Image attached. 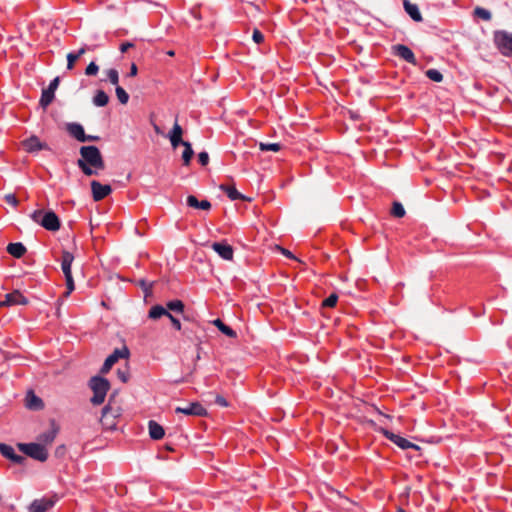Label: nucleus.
<instances>
[{
    "mask_svg": "<svg viewBox=\"0 0 512 512\" xmlns=\"http://www.w3.org/2000/svg\"><path fill=\"white\" fill-rule=\"evenodd\" d=\"M77 165L86 176L97 175L105 168L100 150L96 146H82Z\"/></svg>",
    "mask_w": 512,
    "mask_h": 512,
    "instance_id": "nucleus-1",
    "label": "nucleus"
},
{
    "mask_svg": "<svg viewBox=\"0 0 512 512\" xmlns=\"http://www.w3.org/2000/svg\"><path fill=\"white\" fill-rule=\"evenodd\" d=\"M89 387L93 392L90 401L93 405H101L106 398L107 392L110 389V383L107 379L94 376L89 381Z\"/></svg>",
    "mask_w": 512,
    "mask_h": 512,
    "instance_id": "nucleus-2",
    "label": "nucleus"
},
{
    "mask_svg": "<svg viewBox=\"0 0 512 512\" xmlns=\"http://www.w3.org/2000/svg\"><path fill=\"white\" fill-rule=\"evenodd\" d=\"M31 218L48 231L54 232L60 229V220L53 211L36 210L31 214Z\"/></svg>",
    "mask_w": 512,
    "mask_h": 512,
    "instance_id": "nucleus-3",
    "label": "nucleus"
},
{
    "mask_svg": "<svg viewBox=\"0 0 512 512\" xmlns=\"http://www.w3.org/2000/svg\"><path fill=\"white\" fill-rule=\"evenodd\" d=\"M18 448L25 455L40 462H45L49 455L47 448L40 443H19Z\"/></svg>",
    "mask_w": 512,
    "mask_h": 512,
    "instance_id": "nucleus-4",
    "label": "nucleus"
},
{
    "mask_svg": "<svg viewBox=\"0 0 512 512\" xmlns=\"http://www.w3.org/2000/svg\"><path fill=\"white\" fill-rule=\"evenodd\" d=\"M494 42L504 56H512V34L506 31H497L494 34Z\"/></svg>",
    "mask_w": 512,
    "mask_h": 512,
    "instance_id": "nucleus-5",
    "label": "nucleus"
},
{
    "mask_svg": "<svg viewBox=\"0 0 512 512\" xmlns=\"http://www.w3.org/2000/svg\"><path fill=\"white\" fill-rule=\"evenodd\" d=\"M120 416L119 408L107 405L102 410L100 422L104 429L113 430L117 426V418Z\"/></svg>",
    "mask_w": 512,
    "mask_h": 512,
    "instance_id": "nucleus-6",
    "label": "nucleus"
},
{
    "mask_svg": "<svg viewBox=\"0 0 512 512\" xmlns=\"http://www.w3.org/2000/svg\"><path fill=\"white\" fill-rule=\"evenodd\" d=\"M59 82H60L59 77H56L50 82V84L47 88L43 89L42 95L40 98V105L43 108L48 107L54 100L55 91L59 86Z\"/></svg>",
    "mask_w": 512,
    "mask_h": 512,
    "instance_id": "nucleus-7",
    "label": "nucleus"
},
{
    "mask_svg": "<svg viewBox=\"0 0 512 512\" xmlns=\"http://www.w3.org/2000/svg\"><path fill=\"white\" fill-rule=\"evenodd\" d=\"M128 355H129V351L126 347H124L122 349H115L114 352L106 358V360L101 368V373H103V374L108 373L110 371V369L113 367V365L120 358H127Z\"/></svg>",
    "mask_w": 512,
    "mask_h": 512,
    "instance_id": "nucleus-8",
    "label": "nucleus"
},
{
    "mask_svg": "<svg viewBox=\"0 0 512 512\" xmlns=\"http://www.w3.org/2000/svg\"><path fill=\"white\" fill-rule=\"evenodd\" d=\"M57 497L35 499L29 506V512H46L57 502Z\"/></svg>",
    "mask_w": 512,
    "mask_h": 512,
    "instance_id": "nucleus-9",
    "label": "nucleus"
},
{
    "mask_svg": "<svg viewBox=\"0 0 512 512\" xmlns=\"http://www.w3.org/2000/svg\"><path fill=\"white\" fill-rule=\"evenodd\" d=\"M175 412L187 416H204L207 413L206 409L198 402L188 403L183 407H176Z\"/></svg>",
    "mask_w": 512,
    "mask_h": 512,
    "instance_id": "nucleus-10",
    "label": "nucleus"
},
{
    "mask_svg": "<svg viewBox=\"0 0 512 512\" xmlns=\"http://www.w3.org/2000/svg\"><path fill=\"white\" fill-rule=\"evenodd\" d=\"M392 52L394 55L405 60L406 62L413 64V65L416 64L415 55H414L413 51L408 46L403 45V44H396V45L392 46Z\"/></svg>",
    "mask_w": 512,
    "mask_h": 512,
    "instance_id": "nucleus-11",
    "label": "nucleus"
},
{
    "mask_svg": "<svg viewBox=\"0 0 512 512\" xmlns=\"http://www.w3.org/2000/svg\"><path fill=\"white\" fill-rule=\"evenodd\" d=\"M91 190H92L93 199L95 201H100V200L104 199L112 191L110 185L101 184L100 182H98L96 180H93L91 182Z\"/></svg>",
    "mask_w": 512,
    "mask_h": 512,
    "instance_id": "nucleus-12",
    "label": "nucleus"
},
{
    "mask_svg": "<svg viewBox=\"0 0 512 512\" xmlns=\"http://www.w3.org/2000/svg\"><path fill=\"white\" fill-rule=\"evenodd\" d=\"M3 303L4 307L26 305L28 304V299L19 290H14L11 293L5 295V300Z\"/></svg>",
    "mask_w": 512,
    "mask_h": 512,
    "instance_id": "nucleus-13",
    "label": "nucleus"
},
{
    "mask_svg": "<svg viewBox=\"0 0 512 512\" xmlns=\"http://www.w3.org/2000/svg\"><path fill=\"white\" fill-rule=\"evenodd\" d=\"M383 434L385 435V437L387 439H389L390 441H392L394 444H396L398 447L402 448V449H409V448H413V449H418L419 447L410 442L409 440L399 436V435H396L388 430H383Z\"/></svg>",
    "mask_w": 512,
    "mask_h": 512,
    "instance_id": "nucleus-14",
    "label": "nucleus"
},
{
    "mask_svg": "<svg viewBox=\"0 0 512 512\" xmlns=\"http://www.w3.org/2000/svg\"><path fill=\"white\" fill-rule=\"evenodd\" d=\"M212 249L224 260L233 259V248L231 245L223 242H214Z\"/></svg>",
    "mask_w": 512,
    "mask_h": 512,
    "instance_id": "nucleus-15",
    "label": "nucleus"
},
{
    "mask_svg": "<svg viewBox=\"0 0 512 512\" xmlns=\"http://www.w3.org/2000/svg\"><path fill=\"white\" fill-rule=\"evenodd\" d=\"M0 453L14 463L22 464L25 457L15 453L14 448L10 445L0 443Z\"/></svg>",
    "mask_w": 512,
    "mask_h": 512,
    "instance_id": "nucleus-16",
    "label": "nucleus"
},
{
    "mask_svg": "<svg viewBox=\"0 0 512 512\" xmlns=\"http://www.w3.org/2000/svg\"><path fill=\"white\" fill-rule=\"evenodd\" d=\"M22 145L27 152H36L47 149V145L41 142L37 136H31L30 138L24 140Z\"/></svg>",
    "mask_w": 512,
    "mask_h": 512,
    "instance_id": "nucleus-17",
    "label": "nucleus"
},
{
    "mask_svg": "<svg viewBox=\"0 0 512 512\" xmlns=\"http://www.w3.org/2000/svg\"><path fill=\"white\" fill-rule=\"evenodd\" d=\"M67 131L72 137H74L79 142H86V134H85L84 128L81 124L68 123Z\"/></svg>",
    "mask_w": 512,
    "mask_h": 512,
    "instance_id": "nucleus-18",
    "label": "nucleus"
},
{
    "mask_svg": "<svg viewBox=\"0 0 512 512\" xmlns=\"http://www.w3.org/2000/svg\"><path fill=\"white\" fill-rule=\"evenodd\" d=\"M182 134V127L177 122H175L171 132L169 133V139L174 149L177 148L180 144L183 145L184 141L182 140Z\"/></svg>",
    "mask_w": 512,
    "mask_h": 512,
    "instance_id": "nucleus-19",
    "label": "nucleus"
},
{
    "mask_svg": "<svg viewBox=\"0 0 512 512\" xmlns=\"http://www.w3.org/2000/svg\"><path fill=\"white\" fill-rule=\"evenodd\" d=\"M74 261V256L69 251H63L61 257V268L64 275L72 274L71 266Z\"/></svg>",
    "mask_w": 512,
    "mask_h": 512,
    "instance_id": "nucleus-20",
    "label": "nucleus"
},
{
    "mask_svg": "<svg viewBox=\"0 0 512 512\" xmlns=\"http://www.w3.org/2000/svg\"><path fill=\"white\" fill-rule=\"evenodd\" d=\"M404 9L407 14L416 22L422 21V15L418 9L416 4L410 3L408 0H404L403 2Z\"/></svg>",
    "mask_w": 512,
    "mask_h": 512,
    "instance_id": "nucleus-21",
    "label": "nucleus"
},
{
    "mask_svg": "<svg viewBox=\"0 0 512 512\" xmlns=\"http://www.w3.org/2000/svg\"><path fill=\"white\" fill-rule=\"evenodd\" d=\"M149 435L154 440H160L163 438L165 432L163 427L157 422L150 420L148 423Z\"/></svg>",
    "mask_w": 512,
    "mask_h": 512,
    "instance_id": "nucleus-22",
    "label": "nucleus"
},
{
    "mask_svg": "<svg viewBox=\"0 0 512 512\" xmlns=\"http://www.w3.org/2000/svg\"><path fill=\"white\" fill-rule=\"evenodd\" d=\"M56 435H57V429L51 428L50 430L45 431L38 436L37 443L44 445V447L51 445L53 443V441L55 440Z\"/></svg>",
    "mask_w": 512,
    "mask_h": 512,
    "instance_id": "nucleus-23",
    "label": "nucleus"
},
{
    "mask_svg": "<svg viewBox=\"0 0 512 512\" xmlns=\"http://www.w3.org/2000/svg\"><path fill=\"white\" fill-rule=\"evenodd\" d=\"M187 205L192 208L196 209H202V210H209L211 208V203L207 200L198 201V199L193 196L189 195L187 197Z\"/></svg>",
    "mask_w": 512,
    "mask_h": 512,
    "instance_id": "nucleus-24",
    "label": "nucleus"
},
{
    "mask_svg": "<svg viewBox=\"0 0 512 512\" xmlns=\"http://www.w3.org/2000/svg\"><path fill=\"white\" fill-rule=\"evenodd\" d=\"M7 251L13 257L21 258L26 252V247L20 242L10 243L7 246Z\"/></svg>",
    "mask_w": 512,
    "mask_h": 512,
    "instance_id": "nucleus-25",
    "label": "nucleus"
},
{
    "mask_svg": "<svg viewBox=\"0 0 512 512\" xmlns=\"http://www.w3.org/2000/svg\"><path fill=\"white\" fill-rule=\"evenodd\" d=\"M87 51L86 46L80 48L77 52H71L67 55V69L72 70L75 62Z\"/></svg>",
    "mask_w": 512,
    "mask_h": 512,
    "instance_id": "nucleus-26",
    "label": "nucleus"
},
{
    "mask_svg": "<svg viewBox=\"0 0 512 512\" xmlns=\"http://www.w3.org/2000/svg\"><path fill=\"white\" fill-rule=\"evenodd\" d=\"M26 406L29 409L38 410V409L42 408L43 403L39 397H37L32 392H29L26 397Z\"/></svg>",
    "mask_w": 512,
    "mask_h": 512,
    "instance_id": "nucleus-27",
    "label": "nucleus"
},
{
    "mask_svg": "<svg viewBox=\"0 0 512 512\" xmlns=\"http://www.w3.org/2000/svg\"><path fill=\"white\" fill-rule=\"evenodd\" d=\"M92 102L96 107H104L109 102V96L103 90H97Z\"/></svg>",
    "mask_w": 512,
    "mask_h": 512,
    "instance_id": "nucleus-28",
    "label": "nucleus"
},
{
    "mask_svg": "<svg viewBox=\"0 0 512 512\" xmlns=\"http://www.w3.org/2000/svg\"><path fill=\"white\" fill-rule=\"evenodd\" d=\"M212 324L215 325L223 334L230 338H235L237 336L236 332L227 326L223 321L220 319H215L212 321Z\"/></svg>",
    "mask_w": 512,
    "mask_h": 512,
    "instance_id": "nucleus-29",
    "label": "nucleus"
},
{
    "mask_svg": "<svg viewBox=\"0 0 512 512\" xmlns=\"http://www.w3.org/2000/svg\"><path fill=\"white\" fill-rule=\"evenodd\" d=\"M220 189L226 193V195L229 197V199L231 200H239V199H243V195L237 191V189L234 187V186H230V185H220Z\"/></svg>",
    "mask_w": 512,
    "mask_h": 512,
    "instance_id": "nucleus-30",
    "label": "nucleus"
},
{
    "mask_svg": "<svg viewBox=\"0 0 512 512\" xmlns=\"http://www.w3.org/2000/svg\"><path fill=\"white\" fill-rule=\"evenodd\" d=\"M170 312L161 305L152 306L149 311V317L151 319H159L162 316H167Z\"/></svg>",
    "mask_w": 512,
    "mask_h": 512,
    "instance_id": "nucleus-31",
    "label": "nucleus"
},
{
    "mask_svg": "<svg viewBox=\"0 0 512 512\" xmlns=\"http://www.w3.org/2000/svg\"><path fill=\"white\" fill-rule=\"evenodd\" d=\"M183 146H184V151L182 153L183 163H184V165H188L194 155V151L189 142H183Z\"/></svg>",
    "mask_w": 512,
    "mask_h": 512,
    "instance_id": "nucleus-32",
    "label": "nucleus"
},
{
    "mask_svg": "<svg viewBox=\"0 0 512 512\" xmlns=\"http://www.w3.org/2000/svg\"><path fill=\"white\" fill-rule=\"evenodd\" d=\"M106 74V78L102 79V81H109L111 84L117 86L119 82V73L116 69L111 68L104 72Z\"/></svg>",
    "mask_w": 512,
    "mask_h": 512,
    "instance_id": "nucleus-33",
    "label": "nucleus"
},
{
    "mask_svg": "<svg viewBox=\"0 0 512 512\" xmlns=\"http://www.w3.org/2000/svg\"><path fill=\"white\" fill-rule=\"evenodd\" d=\"M166 306H167V310H170L173 312L183 313V311H184V304L181 300L169 301Z\"/></svg>",
    "mask_w": 512,
    "mask_h": 512,
    "instance_id": "nucleus-34",
    "label": "nucleus"
},
{
    "mask_svg": "<svg viewBox=\"0 0 512 512\" xmlns=\"http://www.w3.org/2000/svg\"><path fill=\"white\" fill-rule=\"evenodd\" d=\"M116 96L121 104H127L129 101L128 93L119 85L115 88Z\"/></svg>",
    "mask_w": 512,
    "mask_h": 512,
    "instance_id": "nucleus-35",
    "label": "nucleus"
},
{
    "mask_svg": "<svg viewBox=\"0 0 512 512\" xmlns=\"http://www.w3.org/2000/svg\"><path fill=\"white\" fill-rule=\"evenodd\" d=\"M426 76L434 82H441L443 80V75L441 74L440 71H438L436 69L427 70Z\"/></svg>",
    "mask_w": 512,
    "mask_h": 512,
    "instance_id": "nucleus-36",
    "label": "nucleus"
},
{
    "mask_svg": "<svg viewBox=\"0 0 512 512\" xmlns=\"http://www.w3.org/2000/svg\"><path fill=\"white\" fill-rule=\"evenodd\" d=\"M392 214L395 217L401 218L405 215V209L399 202H394L392 207Z\"/></svg>",
    "mask_w": 512,
    "mask_h": 512,
    "instance_id": "nucleus-37",
    "label": "nucleus"
},
{
    "mask_svg": "<svg viewBox=\"0 0 512 512\" xmlns=\"http://www.w3.org/2000/svg\"><path fill=\"white\" fill-rule=\"evenodd\" d=\"M280 149H281V146L278 143H260L261 151L278 152Z\"/></svg>",
    "mask_w": 512,
    "mask_h": 512,
    "instance_id": "nucleus-38",
    "label": "nucleus"
},
{
    "mask_svg": "<svg viewBox=\"0 0 512 512\" xmlns=\"http://www.w3.org/2000/svg\"><path fill=\"white\" fill-rule=\"evenodd\" d=\"M474 13L476 16H478L479 18L483 19V20H490L491 19V13L490 11L484 9V8H481V7H477L475 10H474Z\"/></svg>",
    "mask_w": 512,
    "mask_h": 512,
    "instance_id": "nucleus-39",
    "label": "nucleus"
},
{
    "mask_svg": "<svg viewBox=\"0 0 512 512\" xmlns=\"http://www.w3.org/2000/svg\"><path fill=\"white\" fill-rule=\"evenodd\" d=\"M64 276H65L66 286H67V291L65 292V296L68 297L75 288L74 280H73L72 274L64 275Z\"/></svg>",
    "mask_w": 512,
    "mask_h": 512,
    "instance_id": "nucleus-40",
    "label": "nucleus"
},
{
    "mask_svg": "<svg viewBox=\"0 0 512 512\" xmlns=\"http://www.w3.org/2000/svg\"><path fill=\"white\" fill-rule=\"evenodd\" d=\"M337 300L338 296L336 294H331L323 301L322 306L332 308L336 305Z\"/></svg>",
    "mask_w": 512,
    "mask_h": 512,
    "instance_id": "nucleus-41",
    "label": "nucleus"
},
{
    "mask_svg": "<svg viewBox=\"0 0 512 512\" xmlns=\"http://www.w3.org/2000/svg\"><path fill=\"white\" fill-rule=\"evenodd\" d=\"M99 71V67L95 62H91L85 70L87 76H95Z\"/></svg>",
    "mask_w": 512,
    "mask_h": 512,
    "instance_id": "nucleus-42",
    "label": "nucleus"
},
{
    "mask_svg": "<svg viewBox=\"0 0 512 512\" xmlns=\"http://www.w3.org/2000/svg\"><path fill=\"white\" fill-rule=\"evenodd\" d=\"M252 38L255 43L260 44L264 40V35L261 33V31H259L258 29H255L253 31Z\"/></svg>",
    "mask_w": 512,
    "mask_h": 512,
    "instance_id": "nucleus-43",
    "label": "nucleus"
},
{
    "mask_svg": "<svg viewBox=\"0 0 512 512\" xmlns=\"http://www.w3.org/2000/svg\"><path fill=\"white\" fill-rule=\"evenodd\" d=\"M198 160L202 166H206L209 162V155L207 152L203 151L198 154Z\"/></svg>",
    "mask_w": 512,
    "mask_h": 512,
    "instance_id": "nucleus-44",
    "label": "nucleus"
},
{
    "mask_svg": "<svg viewBox=\"0 0 512 512\" xmlns=\"http://www.w3.org/2000/svg\"><path fill=\"white\" fill-rule=\"evenodd\" d=\"M168 318L170 319V321L175 329L181 330V323H180L179 319L174 317L171 313L168 314Z\"/></svg>",
    "mask_w": 512,
    "mask_h": 512,
    "instance_id": "nucleus-45",
    "label": "nucleus"
},
{
    "mask_svg": "<svg viewBox=\"0 0 512 512\" xmlns=\"http://www.w3.org/2000/svg\"><path fill=\"white\" fill-rule=\"evenodd\" d=\"M5 201L12 206H17L18 204V200L14 194H7L5 196Z\"/></svg>",
    "mask_w": 512,
    "mask_h": 512,
    "instance_id": "nucleus-46",
    "label": "nucleus"
},
{
    "mask_svg": "<svg viewBox=\"0 0 512 512\" xmlns=\"http://www.w3.org/2000/svg\"><path fill=\"white\" fill-rule=\"evenodd\" d=\"M276 249L279 250L284 256L291 259H296V257L289 250L282 248L280 246H276Z\"/></svg>",
    "mask_w": 512,
    "mask_h": 512,
    "instance_id": "nucleus-47",
    "label": "nucleus"
},
{
    "mask_svg": "<svg viewBox=\"0 0 512 512\" xmlns=\"http://www.w3.org/2000/svg\"><path fill=\"white\" fill-rule=\"evenodd\" d=\"M133 46H134V45H133V43H131V42H124V43H122V44H121V46H120V51H121L122 53H125V52H127V51H128V49L132 48Z\"/></svg>",
    "mask_w": 512,
    "mask_h": 512,
    "instance_id": "nucleus-48",
    "label": "nucleus"
},
{
    "mask_svg": "<svg viewBox=\"0 0 512 512\" xmlns=\"http://www.w3.org/2000/svg\"><path fill=\"white\" fill-rule=\"evenodd\" d=\"M216 403L224 407L228 405L227 401L222 396L216 397Z\"/></svg>",
    "mask_w": 512,
    "mask_h": 512,
    "instance_id": "nucleus-49",
    "label": "nucleus"
},
{
    "mask_svg": "<svg viewBox=\"0 0 512 512\" xmlns=\"http://www.w3.org/2000/svg\"><path fill=\"white\" fill-rule=\"evenodd\" d=\"M137 72H138V68H137L136 64H132L130 67L129 76L134 77L137 75Z\"/></svg>",
    "mask_w": 512,
    "mask_h": 512,
    "instance_id": "nucleus-50",
    "label": "nucleus"
},
{
    "mask_svg": "<svg viewBox=\"0 0 512 512\" xmlns=\"http://www.w3.org/2000/svg\"><path fill=\"white\" fill-rule=\"evenodd\" d=\"M97 140H99L98 136L86 135V141H97Z\"/></svg>",
    "mask_w": 512,
    "mask_h": 512,
    "instance_id": "nucleus-51",
    "label": "nucleus"
},
{
    "mask_svg": "<svg viewBox=\"0 0 512 512\" xmlns=\"http://www.w3.org/2000/svg\"><path fill=\"white\" fill-rule=\"evenodd\" d=\"M197 350L198 351L200 350V345L197 346ZM199 359H200V353L198 352L197 356H196V360H199Z\"/></svg>",
    "mask_w": 512,
    "mask_h": 512,
    "instance_id": "nucleus-52",
    "label": "nucleus"
},
{
    "mask_svg": "<svg viewBox=\"0 0 512 512\" xmlns=\"http://www.w3.org/2000/svg\"><path fill=\"white\" fill-rule=\"evenodd\" d=\"M154 130H155L156 133H160V129H159V127L157 125H154Z\"/></svg>",
    "mask_w": 512,
    "mask_h": 512,
    "instance_id": "nucleus-53",
    "label": "nucleus"
},
{
    "mask_svg": "<svg viewBox=\"0 0 512 512\" xmlns=\"http://www.w3.org/2000/svg\"><path fill=\"white\" fill-rule=\"evenodd\" d=\"M120 378H121V380H122L123 382H126V381H127V379H126L125 375L120 374Z\"/></svg>",
    "mask_w": 512,
    "mask_h": 512,
    "instance_id": "nucleus-54",
    "label": "nucleus"
},
{
    "mask_svg": "<svg viewBox=\"0 0 512 512\" xmlns=\"http://www.w3.org/2000/svg\"><path fill=\"white\" fill-rule=\"evenodd\" d=\"M167 54H168L169 56H174V51H168V52H167Z\"/></svg>",
    "mask_w": 512,
    "mask_h": 512,
    "instance_id": "nucleus-55",
    "label": "nucleus"
},
{
    "mask_svg": "<svg viewBox=\"0 0 512 512\" xmlns=\"http://www.w3.org/2000/svg\"><path fill=\"white\" fill-rule=\"evenodd\" d=\"M1 307H4V303H3V301H0V308H1Z\"/></svg>",
    "mask_w": 512,
    "mask_h": 512,
    "instance_id": "nucleus-56",
    "label": "nucleus"
}]
</instances>
